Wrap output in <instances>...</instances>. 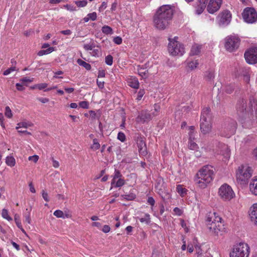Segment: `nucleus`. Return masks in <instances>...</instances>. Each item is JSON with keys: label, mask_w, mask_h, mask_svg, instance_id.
Returning a JSON list of instances; mask_svg holds the SVG:
<instances>
[{"label": "nucleus", "mask_w": 257, "mask_h": 257, "mask_svg": "<svg viewBox=\"0 0 257 257\" xmlns=\"http://www.w3.org/2000/svg\"><path fill=\"white\" fill-rule=\"evenodd\" d=\"M222 218L216 212L210 213L206 219V224L210 233L214 235H221L226 232Z\"/></svg>", "instance_id": "nucleus-1"}, {"label": "nucleus", "mask_w": 257, "mask_h": 257, "mask_svg": "<svg viewBox=\"0 0 257 257\" xmlns=\"http://www.w3.org/2000/svg\"><path fill=\"white\" fill-rule=\"evenodd\" d=\"M214 171L211 166H205L196 174L195 181L201 188H205L213 180Z\"/></svg>", "instance_id": "nucleus-2"}, {"label": "nucleus", "mask_w": 257, "mask_h": 257, "mask_svg": "<svg viewBox=\"0 0 257 257\" xmlns=\"http://www.w3.org/2000/svg\"><path fill=\"white\" fill-rule=\"evenodd\" d=\"M250 253V247L244 242H240L234 244L231 247L230 257H248Z\"/></svg>", "instance_id": "nucleus-3"}, {"label": "nucleus", "mask_w": 257, "mask_h": 257, "mask_svg": "<svg viewBox=\"0 0 257 257\" xmlns=\"http://www.w3.org/2000/svg\"><path fill=\"white\" fill-rule=\"evenodd\" d=\"M210 109L208 107L204 108L202 111L200 127L203 134H207L211 130V116L210 113Z\"/></svg>", "instance_id": "nucleus-4"}, {"label": "nucleus", "mask_w": 257, "mask_h": 257, "mask_svg": "<svg viewBox=\"0 0 257 257\" xmlns=\"http://www.w3.org/2000/svg\"><path fill=\"white\" fill-rule=\"evenodd\" d=\"M252 170L247 165H241L238 167L236 172V181L241 185L247 184L249 178L251 177Z\"/></svg>", "instance_id": "nucleus-5"}, {"label": "nucleus", "mask_w": 257, "mask_h": 257, "mask_svg": "<svg viewBox=\"0 0 257 257\" xmlns=\"http://www.w3.org/2000/svg\"><path fill=\"white\" fill-rule=\"evenodd\" d=\"M177 37L174 39H169V43L168 50L169 54L172 56H182L185 53V48L183 44L177 41Z\"/></svg>", "instance_id": "nucleus-6"}, {"label": "nucleus", "mask_w": 257, "mask_h": 257, "mask_svg": "<svg viewBox=\"0 0 257 257\" xmlns=\"http://www.w3.org/2000/svg\"><path fill=\"white\" fill-rule=\"evenodd\" d=\"M240 42V40L238 37L233 35L228 36L224 39V47L226 51L232 52L238 48Z\"/></svg>", "instance_id": "nucleus-7"}, {"label": "nucleus", "mask_w": 257, "mask_h": 257, "mask_svg": "<svg viewBox=\"0 0 257 257\" xmlns=\"http://www.w3.org/2000/svg\"><path fill=\"white\" fill-rule=\"evenodd\" d=\"M218 194L224 201H229L235 196L231 186L227 184H224L220 187Z\"/></svg>", "instance_id": "nucleus-8"}, {"label": "nucleus", "mask_w": 257, "mask_h": 257, "mask_svg": "<svg viewBox=\"0 0 257 257\" xmlns=\"http://www.w3.org/2000/svg\"><path fill=\"white\" fill-rule=\"evenodd\" d=\"M173 14V9L170 5H163L158 9L155 15L171 21Z\"/></svg>", "instance_id": "nucleus-9"}, {"label": "nucleus", "mask_w": 257, "mask_h": 257, "mask_svg": "<svg viewBox=\"0 0 257 257\" xmlns=\"http://www.w3.org/2000/svg\"><path fill=\"white\" fill-rule=\"evenodd\" d=\"M242 17L245 22L253 23L257 20V13L253 8H246L243 11Z\"/></svg>", "instance_id": "nucleus-10"}, {"label": "nucleus", "mask_w": 257, "mask_h": 257, "mask_svg": "<svg viewBox=\"0 0 257 257\" xmlns=\"http://www.w3.org/2000/svg\"><path fill=\"white\" fill-rule=\"evenodd\" d=\"M246 62L249 64L257 63V47H251L244 54Z\"/></svg>", "instance_id": "nucleus-11"}, {"label": "nucleus", "mask_w": 257, "mask_h": 257, "mask_svg": "<svg viewBox=\"0 0 257 257\" xmlns=\"http://www.w3.org/2000/svg\"><path fill=\"white\" fill-rule=\"evenodd\" d=\"M236 127L237 123L235 120L230 119L226 121L222 127L225 136L226 137H229L233 135L236 131Z\"/></svg>", "instance_id": "nucleus-12"}, {"label": "nucleus", "mask_w": 257, "mask_h": 257, "mask_svg": "<svg viewBox=\"0 0 257 257\" xmlns=\"http://www.w3.org/2000/svg\"><path fill=\"white\" fill-rule=\"evenodd\" d=\"M155 27L159 30H164L170 24V20L155 15L153 18Z\"/></svg>", "instance_id": "nucleus-13"}, {"label": "nucleus", "mask_w": 257, "mask_h": 257, "mask_svg": "<svg viewBox=\"0 0 257 257\" xmlns=\"http://www.w3.org/2000/svg\"><path fill=\"white\" fill-rule=\"evenodd\" d=\"M157 115L154 112L150 113L148 110H143L137 117V121L138 122L145 123L150 121L153 117Z\"/></svg>", "instance_id": "nucleus-14"}, {"label": "nucleus", "mask_w": 257, "mask_h": 257, "mask_svg": "<svg viewBox=\"0 0 257 257\" xmlns=\"http://www.w3.org/2000/svg\"><path fill=\"white\" fill-rule=\"evenodd\" d=\"M218 24L219 26H227L231 21V14L229 11H224L220 14L218 16Z\"/></svg>", "instance_id": "nucleus-15"}, {"label": "nucleus", "mask_w": 257, "mask_h": 257, "mask_svg": "<svg viewBox=\"0 0 257 257\" xmlns=\"http://www.w3.org/2000/svg\"><path fill=\"white\" fill-rule=\"evenodd\" d=\"M221 4L222 0H210L207 7L208 12L214 14L220 9Z\"/></svg>", "instance_id": "nucleus-16"}, {"label": "nucleus", "mask_w": 257, "mask_h": 257, "mask_svg": "<svg viewBox=\"0 0 257 257\" xmlns=\"http://www.w3.org/2000/svg\"><path fill=\"white\" fill-rule=\"evenodd\" d=\"M246 109V101L243 98L239 99L236 105V109L237 114L239 115H243L245 113Z\"/></svg>", "instance_id": "nucleus-17"}, {"label": "nucleus", "mask_w": 257, "mask_h": 257, "mask_svg": "<svg viewBox=\"0 0 257 257\" xmlns=\"http://www.w3.org/2000/svg\"><path fill=\"white\" fill-rule=\"evenodd\" d=\"M136 142L140 154L146 156L147 154V147L143 139L141 137H138Z\"/></svg>", "instance_id": "nucleus-18"}, {"label": "nucleus", "mask_w": 257, "mask_h": 257, "mask_svg": "<svg viewBox=\"0 0 257 257\" xmlns=\"http://www.w3.org/2000/svg\"><path fill=\"white\" fill-rule=\"evenodd\" d=\"M147 64L143 65H138L137 66V70L138 74L143 78L146 79L149 76V73L147 67Z\"/></svg>", "instance_id": "nucleus-19"}, {"label": "nucleus", "mask_w": 257, "mask_h": 257, "mask_svg": "<svg viewBox=\"0 0 257 257\" xmlns=\"http://www.w3.org/2000/svg\"><path fill=\"white\" fill-rule=\"evenodd\" d=\"M249 215L251 221L257 225V203L253 204L250 208Z\"/></svg>", "instance_id": "nucleus-20"}, {"label": "nucleus", "mask_w": 257, "mask_h": 257, "mask_svg": "<svg viewBox=\"0 0 257 257\" xmlns=\"http://www.w3.org/2000/svg\"><path fill=\"white\" fill-rule=\"evenodd\" d=\"M208 0H198L196 4V13L198 15L201 14L206 7Z\"/></svg>", "instance_id": "nucleus-21"}, {"label": "nucleus", "mask_w": 257, "mask_h": 257, "mask_svg": "<svg viewBox=\"0 0 257 257\" xmlns=\"http://www.w3.org/2000/svg\"><path fill=\"white\" fill-rule=\"evenodd\" d=\"M219 148L221 149L220 154L228 158L230 156V150L228 147L224 144L219 143Z\"/></svg>", "instance_id": "nucleus-22"}, {"label": "nucleus", "mask_w": 257, "mask_h": 257, "mask_svg": "<svg viewBox=\"0 0 257 257\" xmlns=\"http://www.w3.org/2000/svg\"><path fill=\"white\" fill-rule=\"evenodd\" d=\"M128 85L135 89H138L139 87V82L138 79L134 76H131L127 80Z\"/></svg>", "instance_id": "nucleus-23"}, {"label": "nucleus", "mask_w": 257, "mask_h": 257, "mask_svg": "<svg viewBox=\"0 0 257 257\" xmlns=\"http://www.w3.org/2000/svg\"><path fill=\"white\" fill-rule=\"evenodd\" d=\"M249 190L254 195H257V177H254L249 184Z\"/></svg>", "instance_id": "nucleus-24"}, {"label": "nucleus", "mask_w": 257, "mask_h": 257, "mask_svg": "<svg viewBox=\"0 0 257 257\" xmlns=\"http://www.w3.org/2000/svg\"><path fill=\"white\" fill-rule=\"evenodd\" d=\"M215 77L214 72L212 70H209L205 72L204 78L206 81L210 83H212L214 81Z\"/></svg>", "instance_id": "nucleus-25"}, {"label": "nucleus", "mask_w": 257, "mask_h": 257, "mask_svg": "<svg viewBox=\"0 0 257 257\" xmlns=\"http://www.w3.org/2000/svg\"><path fill=\"white\" fill-rule=\"evenodd\" d=\"M201 49V46L198 45L197 44L192 46L190 51V55H196L199 54L200 53Z\"/></svg>", "instance_id": "nucleus-26"}, {"label": "nucleus", "mask_w": 257, "mask_h": 257, "mask_svg": "<svg viewBox=\"0 0 257 257\" xmlns=\"http://www.w3.org/2000/svg\"><path fill=\"white\" fill-rule=\"evenodd\" d=\"M6 163L8 166L13 167L16 165L15 159L12 156H7L6 158Z\"/></svg>", "instance_id": "nucleus-27"}, {"label": "nucleus", "mask_w": 257, "mask_h": 257, "mask_svg": "<svg viewBox=\"0 0 257 257\" xmlns=\"http://www.w3.org/2000/svg\"><path fill=\"white\" fill-rule=\"evenodd\" d=\"M121 177L122 175L120 173V171L118 170L115 169L114 171V175L113 176V178L111 182V185L113 186L115 184V180L116 179L121 178Z\"/></svg>", "instance_id": "nucleus-28"}, {"label": "nucleus", "mask_w": 257, "mask_h": 257, "mask_svg": "<svg viewBox=\"0 0 257 257\" xmlns=\"http://www.w3.org/2000/svg\"><path fill=\"white\" fill-rule=\"evenodd\" d=\"M77 62L80 66H83L87 70H90L91 68V66L90 64L86 63L80 59H78L77 60Z\"/></svg>", "instance_id": "nucleus-29"}, {"label": "nucleus", "mask_w": 257, "mask_h": 257, "mask_svg": "<svg viewBox=\"0 0 257 257\" xmlns=\"http://www.w3.org/2000/svg\"><path fill=\"white\" fill-rule=\"evenodd\" d=\"M176 190L180 195L182 197L186 194L187 190L183 188L181 185H178L177 186Z\"/></svg>", "instance_id": "nucleus-30"}, {"label": "nucleus", "mask_w": 257, "mask_h": 257, "mask_svg": "<svg viewBox=\"0 0 257 257\" xmlns=\"http://www.w3.org/2000/svg\"><path fill=\"white\" fill-rule=\"evenodd\" d=\"M121 197L122 199L131 201L135 199L136 197V196L135 194L133 193H130L128 194H123L121 195Z\"/></svg>", "instance_id": "nucleus-31"}, {"label": "nucleus", "mask_w": 257, "mask_h": 257, "mask_svg": "<svg viewBox=\"0 0 257 257\" xmlns=\"http://www.w3.org/2000/svg\"><path fill=\"white\" fill-rule=\"evenodd\" d=\"M102 32L105 35H111L113 34L112 29L108 26H104L101 29Z\"/></svg>", "instance_id": "nucleus-32"}, {"label": "nucleus", "mask_w": 257, "mask_h": 257, "mask_svg": "<svg viewBox=\"0 0 257 257\" xmlns=\"http://www.w3.org/2000/svg\"><path fill=\"white\" fill-rule=\"evenodd\" d=\"M32 125H33V124L30 122H28H28H26V121L21 122L18 123L17 126L16 127V129L18 130L21 127L27 128V127H28L29 126H31Z\"/></svg>", "instance_id": "nucleus-33"}, {"label": "nucleus", "mask_w": 257, "mask_h": 257, "mask_svg": "<svg viewBox=\"0 0 257 257\" xmlns=\"http://www.w3.org/2000/svg\"><path fill=\"white\" fill-rule=\"evenodd\" d=\"M125 184V180L123 179L119 178L116 181L115 180V184L111 186V187H120Z\"/></svg>", "instance_id": "nucleus-34"}, {"label": "nucleus", "mask_w": 257, "mask_h": 257, "mask_svg": "<svg viewBox=\"0 0 257 257\" xmlns=\"http://www.w3.org/2000/svg\"><path fill=\"white\" fill-rule=\"evenodd\" d=\"M194 140H189L188 148L192 150H197L198 149V146L196 143L194 142Z\"/></svg>", "instance_id": "nucleus-35"}, {"label": "nucleus", "mask_w": 257, "mask_h": 257, "mask_svg": "<svg viewBox=\"0 0 257 257\" xmlns=\"http://www.w3.org/2000/svg\"><path fill=\"white\" fill-rule=\"evenodd\" d=\"M150 216L149 214L147 213L145 214V216L144 217H142L140 218V221L142 223H145L146 224H148L150 223L151 220H150Z\"/></svg>", "instance_id": "nucleus-36"}, {"label": "nucleus", "mask_w": 257, "mask_h": 257, "mask_svg": "<svg viewBox=\"0 0 257 257\" xmlns=\"http://www.w3.org/2000/svg\"><path fill=\"white\" fill-rule=\"evenodd\" d=\"M100 145L96 139L93 140V144L91 146V149L93 150H97L99 149Z\"/></svg>", "instance_id": "nucleus-37"}, {"label": "nucleus", "mask_w": 257, "mask_h": 257, "mask_svg": "<svg viewBox=\"0 0 257 257\" xmlns=\"http://www.w3.org/2000/svg\"><path fill=\"white\" fill-rule=\"evenodd\" d=\"M198 64L199 63L197 60H194L188 63V66L190 69L193 70L196 68Z\"/></svg>", "instance_id": "nucleus-38"}, {"label": "nucleus", "mask_w": 257, "mask_h": 257, "mask_svg": "<svg viewBox=\"0 0 257 257\" xmlns=\"http://www.w3.org/2000/svg\"><path fill=\"white\" fill-rule=\"evenodd\" d=\"M105 62L108 65L111 66L113 63V57L111 55H109L105 57Z\"/></svg>", "instance_id": "nucleus-39"}, {"label": "nucleus", "mask_w": 257, "mask_h": 257, "mask_svg": "<svg viewBox=\"0 0 257 257\" xmlns=\"http://www.w3.org/2000/svg\"><path fill=\"white\" fill-rule=\"evenodd\" d=\"M53 214L54 215L58 218H64V213L60 210H57L55 211Z\"/></svg>", "instance_id": "nucleus-40"}, {"label": "nucleus", "mask_w": 257, "mask_h": 257, "mask_svg": "<svg viewBox=\"0 0 257 257\" xmlns=\"http://www.w3.org/2000/svg\"><path fill=\"white\" fill-rule=\"evenodd\" d=\"M5 114L8 118H11L13 116L11 109L8 106H6L5 108Z\"/></svg>", "instance_id": "nucleus-41"}, {"label": "nucleus", "mask_w": 257, "mask_h": 257, "mask_svg": "<svg viewBox=\"0 0 257 257\" xmlns=\"http://www.w3.org/2000/svg\"><path fill=\"white\" fill-rule=\"evenodd\" d=\"M2 215L3 218L7 219L8 220L12 219V218L9 215L8 211L6 209H3L2 210Z\"/></svg>", "instance_id": "nucleus-42"}, {"label": "nucleus", "mask_w": 257, "mask_h": 257, "mask_svg": "<svg viewBox=\"0 0 257 257\" xmlns=\"http://www.w3.org/2000/svg\"><path fill=\"white\" fill-rule=\"evenodd\" d=\"M16 70V67L15 66H12L10 68L6 70L4 72L3 74L4 75H8L9 74H10L12 72H13L14 71ZM17 71H18V70H17Z\"/></svg>", "instance_id": "nucleus-43"}, {"label": "nucleus", "mask_w": 257, "mask_h": 257, "mask_svg": "<svg viewBox=\"0 0 257 257\" xmlns=\"http://www.w3.org/2000/svg\"><path fill=\"white\" fill-rule=\"evenodd\" d=\"M75 3L78 7H84L86 6L87 2L86 1L83 0L80 1H76Z\"/></svg>", "instance_id": "nucleus-44"}, {"label": "nucleus", "mask_w": 257, "mask_h": 257, "mask_svg": "<svg viewBox=\"0 0 257 257\" xmlns=\"http://www.w3.org/2000/svg\"><path fill=\"white\" fill-rule=\"evenodd\" d=\"M48 86V84L45 83L38 84L35 85L34 88H37L39 90H42L43 89L46 88Z\"/></svg>", "instance_id": "nucleus-45"}, {"label": "nucleus", "mask_w": 257, "mask_h": 257, "mask_svg": "<svg viewBox=\"0 0 257 257\" xmlns=\"http://www.w3.org/2000/svg\"><path fill=\"white\" fill-rule=\"evenodd\" d=\"M117 139L122 142L125 140V136L123 133L119 132L117 134Z\"/></svg>", "instance_id": "nucleus-46"}, {"label": "nucleus", "mask_w": 257, "mask_h": 257, "mask_svg": "<svg viewBox=\"0 0 257 257\" xmlns=\"http://www.w3.org/2000/svg\"><path fill=\"white\" fill-rule=\"evenodd\" d=\"M79 105L80 107H81L82 108H88L89 106V103L86 101H82L79 102Z\"/></svg>", "instance_id": "nucleus-47"}, {"label": "nucleus", "mask_w": 257, "mask_h": 257, "mask_svg": "<svg viewBox=\"0 0 257 257\" xmlns=\"http://www.w3.org/2000/svg\"><path fill=\"white\" fill-rule=\"evenodd\" d=\"M145 93V91L144 89H140L139 91V92L138 93L137 98V99L138 100V101H139L142 99V97L144 96Z\"/></svg>", "instance_id": "nucleus-48"}, {"label": "nucleus", "mask_w": 257, "mask_h": 257, "mask_svg": "<svg viewBox=\"0 0 257 257\" xmlns=\"http://www.w3.org/2000/svg\"><path fill=\"white\" fill-rule=\"evenodd\" d=\"M87 16L89 17V19L91 21H95L97 18V14L95 12L89 13L87 15Z\"/></svg>", "instance_id": "nucleus-49"}, {"label": "nucleus", "mask_w": 257, "mask_h": 257, "mask_svg": "<svg viewBox=\"0 0 257 257\" xmlns=\"http://www.w3.org/2000/svg\"><path fill=\"white\" fill-rule=\"evenodd\" d=\"M173 211L174 213L178 216H181L183 213L182 209L178 207H175L173 209Z\"/></svg>", "instance_id": "nucleus-50"}, {"label": "nucleus", "mask_w": 257, "mask_h": 257, "mask_svg": "<svg viewBox=\"0 0 257 257\" xmlns=\"http://www.w3.org/2000/svg\"><path fill=\"white\" fill-rule=\"evenodd\" d=\"M95 46L93 44H85L83 46V48L86 50H92L94 48Z\"/></svg>", "instance_id": "nucleus-51"}, {"label": "nucleus", "mask_w": 257, "mask_h": 257, "mask_svg": "<svg viewBox=\"0 0 257 257\" xmlns=\"http://www.w3.org/2000/svg\"><path fill=\"white\" fill-rule=\"evenodd\" d=\"M24 86V85L23 84H22V83H21L20 82V83H17L16 84V88H17V90H18L19 91L24 90L25 89V87Z\"/></svg>", "instance_id": "nucleus-52"}, {"label": "nucleus", "mask_w": 257, "mask_h": 257, "mask_svg": "<svg viewBox=\"0 0 257 257\" xmlns=\"http://www.w3.org/2000/svg\"><path fill=\"white\" fill-rule=\"evenodd\" d=\"M122 39L121 37L117 36L114 38L113 39V42L114 43L117 45H120L122 43Z\"/></svg>", "instance_id": "nucleus-53"}, {"label": "nucleus", "mask_w": 257, "mask_h": 257, "mask_svg": "<svg viewBox=\"0 0 257 257\" xmlns=\"http://www.w3.org/2000/svg\"><path fill=\"white\" fill-rule=\"evenodd\" d=\"M20 82L24 85L25 83L31 82L32 80L27 77H25L20 79Z\"/></svg>", "instance_id": "nucleus-54"}, {"label": "nucleus", "mask_w": 257, "mask_h": 257, "mask_svg": "<svg viewBox=\"0 0 257 257\" xmlns=\"http://www.w3.org/2000/svg\"><path fill=\"white\" fill-rule=\"evenodd\" d=\"M180 221H181V226L184 228L186 232H188L189 231V228L187 227L186 222L182 219H181Z\"/></svg>", "instance_id": "nucleus-55"}, {"label": "nucleus", "mask_w": 257, "mask_h": 257, "mask_svg": "<svg viewBox=\"0 0 257 257\" xmlns=\"http://www.w3.org/2000/svg\"><path fill=\"white\" fill-rule=\"evenodd\" d=\"M39 158L38 156L35 155L34 156L29 157L28 159L29 161H33L34 163H37L39 160Z\"/></svg>", "instance_id": "nucleus-56"}, {"label": "nucleus", "mask_w": 257, "mask_h": 257, "mask_svg": "<svg viewBox=\"0 0 257 257\" xmlns=\"http://www.w3.org/2000/svg\"><path fill=\"white\" fill-rule=\"evenodd\" d=\"M42 197L43 198V199L46 202H49V201L48 194V193L45 191H44V190L42 191Z\"/></svg>", "instance_id": "nucleus-57"}, {"label": "nucleus", "mask_w": 257, "mask_h": 257, "mask_svg": "<svg viewBox=\"0 0 257 257\" xmlns=\"http://www.w3.org/2000/svg\"><path fill=\"white\" fill-rule=\"evenodd\" d=\"M147 202L152 206L151 209H153V206L154 205L155 201L152 197H149L148 198Z\"/></svg>", "instance_id": "nucleus-58"}, {"label": "nucleus", "mask_w": 257, "mask_h": 257, "mask_svg": "<svg viewBox=\"0 0 257 257\" xmlns=\"http://www.w3.org/2000/svg\"><path fill=\"white\" fill-rule=\"evenodd\" d=\"M51 160L52 161V165L54 168H57L59 167V163L58 161L55 160L53 157L51 158Z\"/></svg>", "instance_id": "nucleus-59"}, {"label": "nucleus", "mask_w": 257, "mask_h": 257, "mask_svg": "<svg viewBox=\"0 0 257 257\" xmlns=\"http://www.w3.org/2000/svg\"><path fill=\"white\" fill-rule=\"evenodd\" d=\"M25 222H27L28 224H30L31 222V219L30 217V212H28L27 214L25 215Z\"/></svg>", "instance_id": "nucleus-60"}, {"label": "nucleus", "mask_w": 257, "mask_h": 257, "mask_svg": "<svg viewBox=\"0 0 257 257\" xmlns=\"http://www.w3.org/2000/svg\"><path fill=\"white\" fill-rule=\"evenodd\" d=\"M110 230V228L107 225H104L102 229V231L104 233H108V232H109Z\"/></svg>", "instance_id": "nucleus-61"}, {"label": "nucleus", "mask_w": 257, "mask_h": 257, "mask_svg": "<svg viewBox=\"0 0 257 257\" xmlns=\"http://www.w3.org/2000/svg\"><path fill=\"white\" fill-rule=\"evenodd\" d=\"M37 100H38L39 101L43 103H45L48 102H49V99L47 98H42V97H38L37 98Z\"/></svg>", "instance_id": "nucleus-62"}, {"label": "nucleus", "mask_w": 257, "mask_h": 257, "mask_svg": "<svg viewBox=\"0 0 257 257\" xmlns=\"http://www.w3.org/2000/svg\"><path fill=\"white\" fill-rule=\"evenodd\" d=\"M60 33L65 35H70V34H71L72 32L70 30H66L61 31Z\"/></svg>", "instance_id": "nucleus-63"}, {"label": "nucleus", "mask_w": 257, "mask_h": 257, "mask_svg": "<svg viewBox=\"0 0 257 257\" xmlns=\"http://www.w3.org/2000/svg\"><path fill=\"white\" fill-rule=\"evenodd\" d=\"M252 157L256 160H257V148L253 150L252 152Z\"/></svg>", "instance_id": "nucleus-64"}]
</instances>
